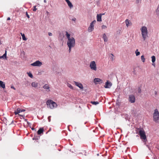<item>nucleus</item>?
<instances>
[{
    "instance_id": "9b49d317",
    "label": "nucleus",
    "mask_w": 159,
    "mask_h": 159,
    "mask_svg": "<svg viewBox=\"0 0 159 159\" xmlns=\"http://www.w3.org/2000/svg\"><path fill=\"white\" fill-rule=\"evenodd\" d=\"M74 83L78 87L80 88L81 89H83L84 88L83 86L81 83L78 82H76V81H74Z\"/></svg>"
},
{
    "instance_id": "6ab92c4d",
    "label": "nucleus",
    "mask_w": 159,
    "mask_h": 159,
    "mask_svg": "<svg viewBox=\"0 0 159 159\" xmlns=\"http://www.w3.org/2000/svg\"><path fill=\"white\" fill-rule=\"evenodd\" d=\"M102 35V38L103 39L104 41L105 42H107V38L106 34H104Z\"/></svg>"
},
{
    "instance_id": "cd10ccee",
    "label": "nucleus",
    "mask_w": 159,
    "mask_h": 159,
    "mask_svg": "<svg viewBox=\"0 0 159 159\" xmlns=\"http://www.w3.org/2000/svg\"><path fill=\"white\" fill-rule=\"evenodd\" d=\"M141 59L143 62L145 61V58H144V56L142 55L141 56Z\"/></svg>"
},
{
    "instance_id": "c85d7f7f",
    "label": "nucleus",
    "mask_w": 159,
    "mask_h": 159,
    "mask_svg": "<svg viewBox=\"0 0 159 159\" xmlns=\"http://www.w3.org/2000/svg\"><path fill=\"white\" fill-rule=\"evenodd\" d=\"M28 75L31 78H33V75L30 72H27V73Z\"/></svg>"
},
{
    "instance_id": "de8ad7c7",
    "label": "nucleus",
    "mask_w": 159,
    "mask_h": 159,
    "mask_svg": "<svg viewBox=\"0 0 159 159\" xmlns=\"http://www.w3.org/2000/svg\"><path fill=\"white\" fill-rule=\"evenodd\" d=\"M157 7H159V5H158V6Z\"/></svg>"
},
{
    "instance_id": "7c9ffc66",
    "label": "nucleus",
    "mask_w": 159,
    "mask_h": 159,
    "mask_svg": "<svg viewBox=\"0 0 159 159\" xmlns=\"http://www.w3.org/2000/svg\"><path fill=\"white\" fill-rule=\"evenodd\" d=\"M91 103L92 104H93L96 105L97 104H98L99 103V102H91Z\"/></svg>"
},
{
    "instance_id": "ddd939ff",
    "label": "nucleus",
    "mask_w": 159,
    "mask_h": 159,
    "mask_svg": "<svg viewBox=\"0 0 159 159\" xmlns=\"http://www.w3.org/2000/svg\"><path fill=\"white\" fill-rule=\"evenodd\" d=\"M44 129L43 128H40L37 131V134L39 135H41L43 134Z\"/></svg>"
},
{
    "instance_id": "72a5a7b5",
    "label": "nucleus",
    "mask_w": 159,
    "mask_h": 159,
    "mask_svg": "<svg viewBox=\"0 0 159 159\" xmlns=\"http://www.w3.org/2000/svg\"><path fill=\"white\" fill-rule=\"evenodd\" d=\"M37 9L36 8V6H34V8L33 9V11H35Z\"/></svg>"
},
{
    "instance_id": "0eeeda50",
    "label": "nucleus",
    "mask_w": 159,
    "mask_h": 159,
    "mask_svg": "<svg viewBox=\"0 0 159 159\" xmlns=\"http://www.w3.org/2000/svg\"><path fill=\"white\" fill-rule=\"evenodd\" d=\"M90 67L92 70L95 71L96 70L97 67H96V63L94 61H92L90 62Z\"/></svg>"
},
{
    "instance_id": "79ce46f5",
    "label": "nucleus",
    "mask_w": 159,
    "mask_h": 159,
    "mask_svg": "<svg viewBox=\"0 0 159 159\" xmlns=\"http://www.w3.org/2000/svg\"><path fill=\"white\" fill-rule=\"evenodd\" d=\"M25 111V110H24V109H23V110H21V112H22V111Z\"/></svg>"
},
{
    "instance_id": "c9c22d12",
    "label": "nucleus",
    "mask_w": 159,
    "mask_h": 159,
    "mask_svg": "<svg viewBox=\"0 0 159 159\" xmlns=\"http://www.w3.org/2000/svg\"><path fill=\"white\" fill-rule=\"evenodd\" d=\"M26 16L28 18H30V16H29V15L28 14V13H27V12H26Z\"/></svg>"
},
{
    "instance_id": "c03bdc74",
    "label": "nucleus",
    "mask_w": 159,
    "mask_h": 159,
    "mask_svg": "<svg viewBox=\"0 0 159 159\" xmlns=\"http://www.w3.org/2000/svg\"><path fill=\"white\" fill-rule=\"evenodd\" d=\"M44 2L46 3V0H44Z\"/></svg>"
},
{
    "instance_id": "ea45409f",
    "label": "nucleus",
    "mask_w": 159,
    "mask_h": 159,
    "mask_svg": "<svg viewBox=\"0 0 159 159\" xmlns=\"http://www.w3.org/2000/svg\"><path fill=\"white\" fill-rule=\"evenodd\" d=\"M141 90L140 89H139V93H141Z\"/></svg>"
},
{
    "instance_id": "aec40b11",
    "label": "nucleus",
    "mask_w": 159,
    "mask_h": 159,
    "mask_svg": "<svg viewBox=\"0 0 159 159\" xmlns=\"http://www.w3.org/2000/svg\"><path fill=\"white\" fill-rule=\"evenodd\" d=\"M31 85L33 87L36 88L38 86V83L37 82H34L32 83Z\"/></svg>"
},
{
    "instance_id": "4468645a",
    "label": "nucleus",
    "mask_w": 159,
    "mask_h": 159,
    "mask_svg": "<svg viewBox=\"0 0 159 159\" xmlns=\"http://www.w3.org/2000/svg\"><path fill=\"white\" fill-rule=\"evenodd\" d=\"M102 14H98L97 16V20L98 21H102Z\"/></svg>"
},
{
    "instance_id": "423d86ee",
    "label": "nucleus",
    "mask_w": 159,
    "mask_h": 159,
    "mask_svg": "<svg viewBox=\"0 0 159 159\" xmlns=\"http://www.w3.org/2000/svg\"><path fill=\"white\" fill-rule=\"evenodd\" d=\"M96 21L95 20H93L90 23L89 26L88 28V31L89 32H92L94 29V25L93 24H94L96 23Z\"/></svg>"
},
{
    "instance_id": "5701e85b",
    "label": "nucleus",
    "mask_w": 159,
    "mask_h": 159,
    "mask_svg": "<svg viewBox=\"0 0 159 159\" xmlns=\"http://www.w3.org/2000/svg\"><path fill=\"white\" fill-rule=\"evenodd\" d=\"M109 56L110 59L111 61H113L114 60V55L112 54H110L109 55Z\"/></svg>"
},
{
    "instance_id": "6e6552de",
    "label": "nucleus",
    "mask_w": 159,
    "mask_h": 159,
    "mask_svg": "<svg viewBox=\"0 0 159 159\" xmlns=\"http://www.w3.org/2000/svg\"><path fill=\"white\" fill-rule=\"evenodd\" d=\"M42 63L39 61H37L33 63H32L31 65L33 66H40L42 65Z\"/></svg>"
},
{
    "instance_id": "f704fd0d",
    "label": "nucleus",
    "mask_w": 159,
    "mask_h": 159,
    "mask_svg": "<svg viewBox=\"0 0 159 159\" xmlns=\"http://www.w3.org/2000/svg\"><path fill=\"white\" fill-rule=\"evenodd\" d=\"M69 48V52H70L71 51V49L72 48H73V47H68Z\"/></svg>"
},
{
    "instance_id": "473e14b6",
    "label": "nucleus",
    "mask_w": 159,
    "mask_h": 159,
    "mask_svg": "<svg viewBox=\"0 0 159 159\" xmlns=\"http://www.w3.org/2000/svg\"><path fill=\"white\" fill-rule=\"evenodd\" d=\"M156 12L157 13V14H159V7H157V8L156 10Z\"/></svg>"
},
{
    "instance_id": "37998d69",
    "label": "nucleus",
    "mask_w": 159,
    "mask_h": 159,
    "mask_svg": "<svg viewBox=\"0 0 159 159\" xmlns=\"http://www.w3.org/2000/svg\"><path fill=\"white\" fill-rule=\"evenodd\" d=\"M155 94H156V95H157V91H155Z\"/></svg>"
},
{
    "instance_id": "7ed1b4c3",
    "label": "nucleus",
    "mask_w": 159,
    "mask_h": 159,
    "mask_svg": "<svg viewBox=\"0 0 159 159\" xmlns=\"http://www.w3.org/2000/svg\"><path fill=\"white\" fill-rule=\"evenodd\" d=\"M141 34L144 40H145L147 37H148V30L146 26H143L140 29Z\"/></svg>"
},
{
    "instance_id": "b1692460",
    "label": "nucleus",
    "mask_w": 159,
    "mask_h": 159,
    "mask_svg": "<svg viewBox=\"0 0 159 159\" xmlns=\"http://www.w3.org/2000/svg\"><path fill=\"white\" fill-rule=\"evenodd\" d=\"M20 34L21 35L22 39L23 40H26L27 39L25 38V34H22V33H20Z\"/></svg>"
},
{
    "instance_id": "f03ea898",
    "label": "nucleus",
    "mask_w": 159,
    "mask_h": 159,
    "mask_svg": "<svg viewBox=\"0 0 159 159\" xmlns=\"http://www.w3.org/2000/svg\"><path fill=\"white\" fill-rule=\"evenodd\" d=\"M136 134H139L140 138L144 140H147L145 133L144 129L142 128H136Z\"/></svg>"
},
{
    "instance_id": "39448f33",
    "label": "nucleus",
    "mask_w": 159,
    "mask_h": 159,
    "mask_svg": "<svg viewBox=\"0 0 159 159\" xmlns=\"http://www.w3.org/2000/svg\"><path fill=\"white\" fill-rule=\"evenodd\" d=\"M159 120V112L157 109L154 110L153 114V120L157 122Z\"/></svg>"
},
{
    "instance_id": "f257e3e1",
    "label": "nucleus",
    "mask_w": 159,
    "mask_h": 159,
    "mask_svg": "<svg viewBox=\"0 0 159 159\" xmlns=\"http://www.w3.org/2000/svg\"><path fill=\"white\" fill-rule=\"evenodd\" d=\"M66 35L67 39V45L68 47H74L75 45V40L73 37H70V34L67 31L66 32Z\"/></svg>"
},
{
    "instance_id": "a211bd4d",
    "label": "nucleus",
    "mask_w": 159,
    "mask_h": 159,
    "mask_svg": "<svg viewBox=\"0 0 159 159\" xmlns=\"http://www.w3.org/2000/svg\"><path fill=\"white\" fill-rule=\"evenodd\" d=\"M0 87L4 89L5 87V84L3 82L0 80Z\"/></svg>"
},
{
    "instance_id": "a878e982",
    "label": "nucleus",
    "mask_w": 159,
    "mask_h": 159,
    "mask_svg": "<svg viewBox=\"0 0 159 159\" xmlns=\"http://www.w3.org/2000/svg\"><path fill=\"white\" fill-rule=\"evenodd\" d=\"M39 136H35L33 138V140H38L39 139Z\"/></svg>"
},
{
    "instance_id": "20e7f679",
    "label": "nucleus",
    "mask_w": 159,
    "mask_h": 159,
    "mask_svg": "<svg viewBox=\"0 0 159 159\" xmlns=\"http://www.w3.org/2000/svg\"><path fill=\"white\" fill-rule=\"evenodd\" d=\"M48 107L51 109H53L57 106V104L51 100H48L46 102Z\"/></svg>"
},
{
    "instance_id": "f8f14e48",
    "label": "nucleus",
    "mask_w": 159,
    "mask_h": 159,
    "mask_svg": "<svg viewBox=\"0 0 159 159\" xmlns=\"http://www.w3.org/2000/svg\"><path fill=\"white\" fill-rule=\"evenodd\" d=\"M94 82L96 84L98 83H102V81L99 78H95L94 80Z\"/></svg>"
},
{
    "instance_id": "bb28decb",
    "label": "nucleus",
    "mask_w": 159,
    "mask_h": 159,
    "mask_svg": "<svg viewBox=\"0 0 159 159\" xmlns=\"http://www.w3.org/2000/svg\"><path fill=\"white\" fill-rule=\"evenodd\" d=\"M138 49H137L135 52V53L136 54V56H138L140 54V52H138Z\"/></svg>"
},
{
    "instance_id": "393cba45",
    "label": "nucleus",
    "mask_w": 159,
    "mask_h": 159,
    "mask_svg": "<svg viewBox=\"0 0 159 159\" xmlns=\"http://www.w3.org/2000/svg\"><path fill=\"white\" fill-rule=\"evenodd\" d=\"M152 63H154L155 62L156 60V57H155L154 56H153L152 57Z\"/></svg>"
},
{
    "instance_id": "2f4dec72",
    "label": "nucleus",
    "mask_w": 159,
    "mask_h": 159,
    "mask_svg": "<svg viewBox=\"0 0 159 159\" xmlns=\"http://www.w3.org/2000/svg\"><path fill=\"white\" fill-rule=\"evenodd\" d=\"M107 27L106 26L104 25H103L102 26V29H105L107 28Z\"/></svg>"
},
{
    "instance_id": "58836bf2",
    "label": "nucleus",
    "mask_w": 159,
    "mask_h": 159,
    "mask_svg": "<svg viewBox=\"0 0 159 159\" xmlns=\"http://www.w3.org/2000/svg\"><path fill=\"white\" fill-rule=\"evenodd\" d=\"M11 89H14V90H16V89L13 86H12L11 87Z\"/></svg>"
},
{
    "instance_id": "a19ab883",
    "label": "nucleus",
    "mask_w": 159,
    "mask_h": 159,
    "mask_svg": "<svg viewBox=\"0 0 159 159\" xmlns=\"http://www.w3.org/2000/svg\"><path fill=\"white\" fill-rule=\"evenodd\" d=\"M7 20H10V18L9 17H8L7 18Z\"/></svg>"
},
{
    "instance_id": "1a4fd4ad",
    "label": "nucleus",
    "mask_w": 159,
    "mask_h": 159,
    "mask_svg": "<svg viewBox=\"0 0 159 159\" xmlns=\"http://www.w3.org/2000/svg\"><path fill=\"white\" fill-rule=\"evenodd\" d=\"M129 101L131 103H134L135 101V98L134 95H131L129 96Z\"/></svg>"
},
{
    "instance_id": "49530a36",
    "label": "nucleus",
    "mask_w": 159,
    "mask_h": 159,
    "mask_svg": "<svg viewBox=\"0 0 159 159\" xmlns=\"http://www.w3.org/2000/svg\"><path fill=\"white\" fill-rule=\"evenodd\" d=\"M32 130H34V128H32Z\"/></svg>"
},
{
    "instance_id": "f3484780",
    "label": "nucleus",
    "mask_w": 159,
    "mask_h": 159,
    "mask_svg": "<svg viewBox=\"0 0 159 159\" xmlns=\"http://www.w3.org/2000/svg\"><path fill=\"white\" fill-rule=\"evenodd\" d=\"M43 88L47 90V91H49L50 90L49 89V85L47 84H45L43 86Z\"/></svg>"
},
{
    "instance_id": "2eb2a0df",
    "label": "nucleus",
    "mask_w": 159,
    "mask_h": 159,
    "mask_svg": "<svg viewBox=\"0 0 159 159\" xmlns=\"http://www.w3.org/2000/svg\"><path fill=\"white\" fill-rule=\"evenodd\" d=\"M65 1L67 3L68 6L70 8H71L73 7L72 4L69 0H65Z\"/></svg>"
},
{
    "instance_id": "dca6fc26",
    "label": "nucleus",
    "mask_w": 159,
    "mask_h": 159,
    "mask_svg": "<svg viewBox=\"0 0 159 159\" xmlns=\"http://www.w3.org/2000/svg\"><path fill=\"white\" fill-rule=\"evenodd\" d=\"M125 23L126 26L128 27L129 26L131 25V23L130 22V21L128 19H126L125 21Z\"/></svg>"
},
{
    "instance_id": "09e8293b",
    "label": "nucleus",
    "mask_w": 159,
    "mask_h": 159,
    "mask_svg": "<svg viewBox=\"0 0 159 159\" xmlns=\"http://www.w3.org/2000/svg\"><path fill=\"white\" fill-rule=\"evenodd\" d=\"M104 14H102V15H103Z\"/></svg>"
},
{
    "instance_id": "412c9836",
    "label": "nucleus",
    "mask_w": 159,
    "mask_h": 159,
    "mask_svg": "<svg viewBox=\"0 0 159 159\" xmlns=\"http://www.w3.org/2000/svg\"><path fill=\"white\" fill-rule=\"evenodd\" d=\"M20 112L21 110L20 108H17L16 110L15 111L14 114L15 115H16Z\"/></svg>"
},
{
    "instance_id": "4c0bfd02",
    "label": "nucleus",
    "mask_w": 159,
    "mask_h": 159,
    "mask_svg": "<svg viewBox=\"0 0 159 159\" xmlns=\"http://www.w3.org/2000/svg\"><path fill=\"white\" fill-rule=\"evenodd\" d=\"M48 34L49 36H51L52 35V34L51 32H48Z\"/></svg>"
},
{
    "instance_id": "4be33fe9",
    "label": "nucleus",
    "mask_w": 159,
    "mask_h": 159,
    "mask_svg": "<svg viewBox=\"0 0 159 159\" xmlns=\"http://www.w3.org/2000/svg\"><path fill=\"white\" fill-rule=\"evenodd\" d=\"M7 51L6 50L5 51V53L2 56H0V59L3 58H7Z\"/></svg>"
},
{
    "instance_id": "9d476101",
    "label": "nucleus",
    "mask_w": 159,
    "mask_h": 159,
    "mask_svg": "<svg viewBox=\"0 0 159 159\" xmlns=\"http://www.w3.org/2000/svg\"><path fill=\"white\" fill-rule=\"evenodd\" d=\"M111 85V83L109 81H107L105 83L104 87L106 88H110Z\"/></svg>"
},
{
    "instance_id": "e433bc0d",
    "label": "nucleus",
    "mask_w": 159,
    "mask_h": 159,
    "mask_svg": "<svg viewBox=\"0 0 159 159\" xmlns=\"http://www.w3.org/2000/svg\"><path fill=\"white\" fill-rule=\"evenodd\" d=\"M51 116H49L48 117V121L49 122H50V121H51Z\"/></svg>"
},
{
    "instance_id": "a18cd8bd",
    "label": "nucleus",
    "mask_w": 159,
    "mask_h": 159,
    "mask_svg": "<svg viewBox=\"0 0 159 159\" xmlns=\"http://www.w3.org/2000/svg\"><path fill=\"white\" fill-rule=\"evenodd\" d=\"M152 65H153V66H155V64H153H153H152Z\"/></svg>"
},
{
    "instance_id": "c756f323",
    "label": "nucleus",
    "mask_w": 159,
    "mask_h": 159,
    "mask_svg": "<svg viewBox=\"0 0 159 159\" xmlns=\"http://www.w3.org/2000/svg\"><path fill=\"white\" fill-rule=\"evenodd\" d=\"M67 85L68 87H69L70 89H73V86L70 84L67 83Z\"/></svg>"
}]
</instances>
